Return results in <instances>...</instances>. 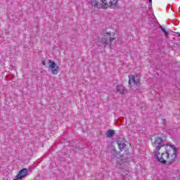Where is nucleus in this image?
I'll use <instances>...</instances> for the list:
<instances>
[{"mask_svg": "<svg viewBox=\"0 0 180 180\" xmlns=\"http://www.w3.org/2000/svg\"><path fill=\"white\" fill-rule=\"evenodd\" d=\"M154 149L153 155L163 165H171L176 161L178 157V148L172 143L163 144L162 137L158 135H153L150 137Z\"/></svg>", "mask_w": 180, "mask_h": 180, "instance_id": "f257e3e1", "label": "nucleus"}, {"mask_svg": "<svg viewBox=\"0 0 180 180\" xmlns=\"http://www.w3.org/2000/svg\"><path fill=\"white\" fill-rule=\"evenodd\" d=\"M110 0H91L90 4L94 8H98L101 9H115L116 7L112 4H110Z\"/></svg>", "mask_w": 180, "mask_h": 180, "instance_id": "f03ea898", "label": "nucleus"}, {"mask_svg": "<svg viewBox=\"0 0 180 180\" xmlns=\"http://www.w3.org/2000/svg\"><path fill=\"white\" fill-rule=\"evenodd\" d=\"M128 86L132 91H139V85L141 81V76L139 75H129L128 76Z\"/></svg>", "mask_w": 180, "mask_h": 180, "instance_id": "7ed1b4c3", "label": "nucleus"}, {"mask_svg": "<svg viewBox=\"0 0 180 180\" xmlns=\"http://www.w3.org/2000/svg\"><path fill=\"white\" fill-rule=\"evenodd\" d=\"M117 41V34L115 32H105L104 37L101 39L103 46H108L109 43H115Z\"/></svg>", "mask_w": 180, "mask_h": 180, "instance_id": "20e7f679", "label": "nucleus"}, {"mask_svg": "<svg viewBox=\"0 0 180 180\" xmlns=\"http://www.w3.org/2000/svg\"><path fill=\"white\" fill-rule=\"evenodd\" d=\"M49 64V70L51 71L53 75H57L60 72V67L56 64V62L51 60V59L48 60Z\"/></svg>", "mask_w": 180, "mask_h": 180, "instance_id": "39448f33", "label": "nucleus"}, {"mask_svg": "<svg viewBox=\"0 0 180 180\" xmlns=\"http://www.w3.org/2000/svg\"><path fill=\"white\" fill-rule=\"evenodd\" d=\"M117 143L118 144L119 150L121 152L127 151V145L126 144V139L124 138H120L117 140Z\"/></svg>", "mask_w": 180, "mask_h": 180, "instance_id": "423d86ee", "label": "nucleus"}, {"mask_svg": "<svg viewBox=\"0 0 180 180\" xmlns=\"http://www.w3.org/2000/svg\"><path fill=\"white\" fill-rule=\"evenodd\" d=\"M115 92H117V94H120V95H124V94H127V91L122 84H118L116 86Z\"/></svg>", "mask_w": 180, "mask_h": 180, "instance_id": "0eeeda50", "label": "nucleus"}, {"mask_svg": "<svg viewBox=\"0 0 180 180\" xmlns=\"http://www.w3.org/2000/svg\"><path fill=\"white\" fill-rule=\"evenodd\" d=\"M26 176H27V169L24 168L19 172V173L16 176V178L18 179H22Z\"/></svg>", "mask_w": 180, "mask_h": 180, "instance_id": "6e6552de", "label": "nucleus"}, {"mask_svg": "<svg viewBox=\"0 0 180 180\" xmlns=\"http://www.w3.org/2000/svg\"><path fill=\"white\" fill-rule=\"evenodd\" d=\"M105 134L108 139H112V137H113V136H115V131L110 129L107 131V133Z\"/></svg>", "mask_w": 180, "mask_h": 180, "instance_id": "1a4fd4ad", "label": "nucleus"}, {"mask_svg": "<svg viewBox=\"0 0 180 180\" xmlns=\"http://www.w3.org/2000/svg\"><path fill=\"white\" fill-rule=\"evenodd\" d=\"M108 2L112 4V5L115 8H117V2H119V0H110Z\"/></svg>", "mask_w": 180, "mask_h": 180, "instance_id": "9d476101", "label": "nucleus"}, {"mask_svg": "<svg viewBox=\"0 0 180 180\" xmlns=\"http://www.w3.org/2000/svg\"><path fill=\"white\" fill-rule=\"evenodd\" d=\"M120 169H122V172L125 171V172H129V167L126 165H124V166H121Z\"/></svg>", "mask_w": 180, "mask_h": 180, "instance_id": "9b49d317", "label": "nucleus"}, {"mask_svg": "<svg viewBox=\"0 0 180 180\" xmlns=\"http://www.w3.org/2000/svg\"><path fill=\"white\" fill-rule=\"evenodd\" d=\"M160 29H161L162 32H163V33H165V36H168V32H167V30H165V28L160 27Z\"/></svg>", "mask_w": 180, "mask_h": 180, "instance_id": "f8f14e48", "label": "nucleus"}, {"mask_svg": "<svg viewBox=\"0 0 180 180\" xmlns=\"http://www.w3.org/2000/svg\"><path fill=\"white\" fill-rule=\"evenodd\" d=\"M43 65H46V62L44 60L42 61Z\"/></svg>", "mask_w": 180, "mask_h": 180, "instance_id": "ddd939ff", "label": "nucleus"}, {"mask_svg": "<svg viewBox=\"0 0 180 180\" xmlns=\"http://www.w3.org/2000/svg\"><path fill=\"white\" fill-rule=\"evenodd\" d=\"M176 34L180 37V32H176Z\"/></svg>", "mask_w": 180, "mask_h": 180, "instance_id": "4468645a", "label": "nucleus"}, {"mask_svg": "<svg viewBox=\"0 0 180 180\" xmlns=\"http://www.w3.org/2000/svg\"><path fill=\"white\" fill-rule=\"evenodd\" d=\"M149 2H150V4H153V0H149Z\"/></svg>", "mask_w": 180, "mask_h": 180, "instance_id": "2eb2a0df", "label": "nucleus"}]
</instances>
